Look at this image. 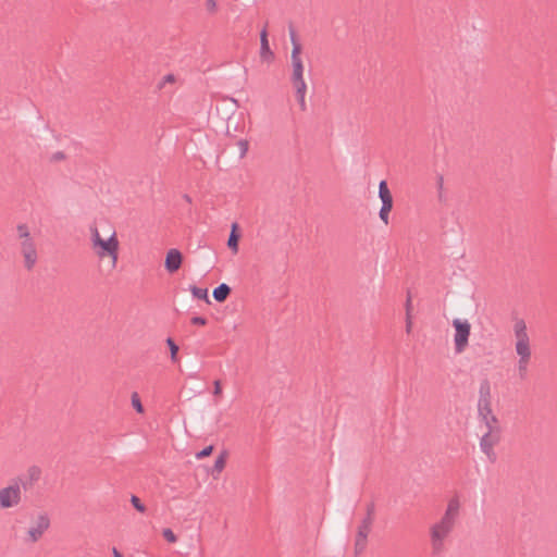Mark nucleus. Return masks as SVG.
Listing matches in <instances>:
<instances>
[{
    "mask_svg": "<svg viewBox=\"0 0 557 557\" xmlns=\"http://www.w3.org/2000/svg\"><path fill=\"white\" fill-rule=\"evenodd\" d=\"M16 231L17 237L21 240V252L24 257V265L27 270H32L37 262V250L34 239L30 237L26 224H18Z\"/></svg>",
    "mask_w": 557,
    "mask_h": 557,
    "instance_id": "1",
    "label": "nucleus"
},
{
    "mask_svg": "<svg viewBox=\"0 0 557 557\" xmlns=\"http://www.w3.org/2000/svg\"><path fill=\"white\" fill-rule=\"evenodd\" d=\"M375 505L373 502L367 504L366 506V517L361 520V523L358 528L356 542H355V553L356 555L361 554L367 546L368 535L371 530L373 520H374Z\"/></svg>",
    "mask_w": 557,
    "mask_h": 557,
    "instance_id": "2",
    "label": "nucleus"
},
{
    "mask_svg": "<svg viewBox=\"0 0 557 557\" xmlns=\"http://www.w3.org/2000/svg\"><path fill=\"white\" fill-rule=\"evenodd\" d=\"M453 531V528L442 522L434 523L430 529V542L433 556H440L445 549V540Z\"/></svg>",
    "mask_w": 557,
    "mask_h": 557,
    "instance_id": "3",
    "label": "nucleus"
},
{
    "mask_svg": "<svg viewBox=\"0 0 557 557\" xmlns=\"http://www.w3.org/2000/svg\"><path fill=\"white\" fill-rule=\"evenodd\" d=\"M455 329L454 343L456 354H461L469 344L471 324L468 320L456 318L453 320Z\"/></svg>",
    "mask_w": 557,
    "mask_h": 557,
    "instance_id": "4",
    "label": "nucleus"
},
{
    "mask_svg": "<svg viewBox=\"0 0 557 557\" xmlns=\"http://www.w3.org/2000/svg\"><path fill=\"white\" fill-rule=\"evenodd\" d=\"M289 36L292 41V65H293V74L292 82L304 81V64L300 58L301 45L298 42L296 38L295 29L289 26Z\"/></svg>",
    "mask_w": 557,
    "mask_h": 557,
    "instance_id": "5",
    "label": "nucleus"
},
{
    "mask_svg": "<svg viewBox=\"0 0 557 557\" xmlns=\"http://www.w3.org/2000/svg\"><path fill=\"white\" fill-rule=\"evenodd\" d=\"M21 502V490L18 481L12 483L0 490V507L3 509L14 507Z\"/></svg>",
    "mask_w": 557,
    "mask_h": 557,
    "instance_id": "6",
    "label": "nucleus"
},
{
    "mask_svg": "<svg viewBox=\"0 0 557 557\" xmlns=\"http://www.w3.org/2000/svg\"><path fill=\"white\" fill-rule=\"evenodd\" d=\"M516 352L519 356L517 362V372L520 380H525L528 376V366L531 358L530 346L516 345Z\"/></svg>",
    "mask_w": 557,
    "mask_h": 557,
    "instance_id": "7",
    "label": "nucleus"
},
{
    "mask_svg": "<svg viewBox=\"0 0 557 557\" xmlns=\"http://www.w3.org/2000/svg\"><path fill=\"white\" fill-rule=\"evenodd\" d=\"M40 476L41 469L37 466H32L27 469L26 473L18 475L12 481H18L20 488L22 487L24 491H28L39 481Z\"/></svg>",
    "mask_w": 557,
    "mask_h": 557,
    "instance_id": "8",
    "label": "nucleus"
},
{
    "mask_svg": "<svg viewBox=\"0 0 557 557\" xmlns=\"http://www.w3.org/2000/svg\"><path fill=\"white\" fill-rule=\"evenodd\" d=\"M95 247L99 248L97 253L100 257L110 256V257H112L114 262L116 261L119 242L115 237V233H112V235L108 239H102L101 243H99Z\"/></svg>",
    "mask_w": 557,
    "mask_h": 557,
    "instance_id": "9",
    "label": "nucleus"
},
{
    "mask_svg": "<svg viewBox=\"0 0 557 557\" xmlns=\"http://www.w3.org/2000/svg\"><path fill=\"white\" fill-rule=\"evenodd\" d=\"M50 525V520L47 515H39L36 521V524L29 528L27 534V542L35 543L37 542L44 534L46 530H48Z\"/></svg>",
    "mask_w": 557,
    "mask_h": 557,
    "instance_id": "10",
    "label": "nucleus"
},
{
    "mask_svg": "<svg viewBox=\"0 0 557 557\" xmlns=\"http://www.w3.org/2000/svg\"><path fill=\"white\" fill-rule=\"evenodd\" d=\"M499 441V430L493 425H490L487 432L484 433L480 440V448L484 454H490L493 446Z\"/></svg>",
    "mask_w": 557,
    "mask_h": 557,
    "instance_id": "11",
    "label": "nucleus"
},
{
    "mask_svg": "<svg viewBox=\"0 0 557 557\" xmlns=\"http://www.w3.org/2000/svg\"><path fill=\"white\" fill-rule=\"evenodd\" d=\"M183 262V255L176 248H171L165 256L164 268L169 273L178 271Z\"/></svg>",
    "mask_w": 557,
    "mask_h": 557,
    "instance_id": "12",
    "label": "nucleus"
},
{
    "mask_svg": "<svg viewBox=\"0 0 557 557\" xmlns=\"http://www.w3.org/2000/svg\"><path fill=\"white\" fill-rule=\"evenodd\" d=\"M478 412H479V416L484 421L487 429H490V425L498 428L497 426V424H498L497 418L492 413L491 400L478 401Z\"/></svg>",
    "mask_w": 557,
    "mask_h": 557,
    "instance_id": "13",
    "label": "nucleus"
},
{
    "mask_svg": "<svg viewBox=\"0 0 557 557\" xmlns=\"http://www.w3.org/2000/svg\"><path fill=\"white\" fill-rule=\"evenodd\" d=\"M260 58L265 62H270L274 58V53L269 45L268 32L265 27H263L260 32Z\"/></svg>",
    "mask_w": 557,
    "mask_h": 557,
    "instance_id": "14",
    "label": "nucleus"
},
{
    "mask_svg": "<svg viewBox=\"0 0 557 557\" xmlns=\"http://www.w3.org/2000/svg\"><path fill=\"white\" fill-rule=\"evenodd\" d=\"M515 335L517 337L516 345L530 346L527 325L523 320H518L515 324Z\"/></svg>",
    "mask_w": 557,
    "mask_h": 557,
    "instance_id": "15",
    "label": "nucleus"
},
{
    "mask_svg": "<svg viewBox=\"0 0 557 557\" xmlns=\"http://www.w3.org/2000/svg\"><path fill=\"white\" fill-rule=\"evenodd\" d=\"M379 198L382 201L381 207L393 208V196L388 189L386 181H381L379 184Z\"/></svg>",
    "mask_w": 557,
    "mask_h": 557,
    "instance_id": "16",
    "label": "nucleus"
},
{
    "mask_svg": "<svg viewBox=\"0 0 557 557\" xmlns=\"http://www.w3.org/2000/svg\"><path fill=\"white\" fill-rule=\"evenodd\" d=\"M239 237H240V235L238 233V224L233 223L232 227H231V233H230L228 239H227V247L235 253L238 251Z\"/></svg>",
    "mask_w": 557,
    "mask_h": 557,
    "instance_id": "17",
    "label": "nucleus"
},
{
    "mask_svg": "<svg viewBox=\"0 0 557 557\" xmlns=\"http://www.w3.org/2000/svg\"><path fill=\"white\" fill-rule=\"evenodd\" d=\"M232 289L226 283H221L213 289V298L218 302H223L230 296Z\"/></svg>",
    "mask_w": 557,
    "mask_h": 557,
    "instance_id": "18",
    "label": "nucleus"
},
{
    "mask_svg": "<svg viewBox=\"0 0 557 557\" xmlns=\"http://www.w3.org/2000/svg\"><path fill=\"white\" fill-rule=\"evenodd\" d=\"M227 451L223 450L215 459L214 465L211 469V474L215 478L216 474L221 473L225 467Z\"/></svg>",
    "mask_w": 557,
    "mask_h": 557,
    "instance_id": "19",
    "label": "nucleus"
},
{
    "mask_svg": "<svg viewBox=\"0 0 557 557\" xmlns=\"http://www.w3.org/2000/svg\"><path fill=\"white\" fill-rule=\"evenodd\" d=\"M188 290L191 293V295L195 298L205 300L207 304H210L207 288H200V287H197L196 285H189Z\"/></svg>",
    "mask_w": 557,
    "mask_h": 557,
    "instance_id": "20",
    "label": "nucleus"
},
{
    "mask_svg": "<svg viewBox=\"0 0 557 557\" xmlns=\"http://www.w3.org/2000/svg\"><path fill=\"white\" fill-rule=\"evenodd\" d=\"M487 400H491V386H490L488 381L484 380L480 384L478 401H487Z\"/></svg>",
    "mask_w": 557,
    "mask_h": 557,
    "instance_id": "21",
    "label": "nucleus"
},
{
    "mask_svg": "<svg viewBox=\"0 0 557 557\" xmlns=\"http://www.w3.org/2000/svg\"><path fill=\"white\" fill-rule=\"evenodd\" d=\"M458 516L459 515H457L455 512L445 510L444 516L441 518L440 522H442V524H447L454 529V525H455V522H456Z\"/></svg>",
    "mask_w": 557,
    "mask_h": 557,
    "instance_id": "22",
    "label": "nucleus"
},
{
    "mask_svg": "<svg viewBox=\"0 0 557 557\" xmlns=\"http://www.w3.org/2000/svg\"><path fill=\"white\" fill-rule=\"evenodd\" d=\"M166 345L170 349V354H171V360L173 362H177L178 358H177V352H178V346L177 344L174 342V339L172 337H168L166 338Z\"/></svg>",
    "mask_w": 557,
    "mask_h": 557,
    "instance_id": "23",
    "label": "nucleus"
},
{
    "mask_svg": "<svg viewBox=\"0 0 557 557\" xmlns=\"http://www.w3.org/2000/svg\"><path fill=\"white\" fill-rule=\"evenodd\" d=\"M295 89H296V97L297 96H306V91H307V84L304 81H296V82H292Z\"/></svg>",
    "mask_w": 557,
    "mask_h": 557,
    "instance_id": "24",
    "label": "nucleus"
},
{
    "mask_svg": "<svg viewBox=\"0 0 557 557\" xmlns=\"http://www.w3.org/2000/svg\"><path fill=\"white\" fill-rule=\"evenodd\" d=\"M459 509H460V502H459L458 497L450 498L446 510L459 515Z\"/></svg>",
    "mask_w": 557,
    "mask_h": 557,
    "instance_id": "25",
    "label": "nucleus"
},
{
    "mask_svg": "<svg viewBox=\"0 0 557 557\" xmlns=\"http://www.w3.org/2000/svg\"><path fill=\"white\" fill-rule=\"evenodd\" d=\"M131 504L133 505V507L144 513L146 511V506L141 503V500L139 499V497H137L136 495H132L131 496Z\"/></svg>",
    "mask_w": 557,
    "mask_h": 557,
    "instance_id": "26",
    "label": "nucleus"
},
{
    "mask_svg": "<svg viewBox=\"0 0 557 557\" xmlns=\"http://www.w3.org/2000/svg\"><path fill=\"white\" fill-rule=\"evenodd\" d=\"M132 405L134 407V409L138 412V413H141L144 412V406L138 397V394L137 393H134L132 395Z\"/></svg>",
    "mask_w": 557,
    "mask_h": 557,
    "instance_id": "27",
    "label": "nucleus"
},
{
    "mask_svg": "<svg viewBox=\"0 0 557 557\" xmlns=\"http://www.w3.org/2000/svg\"><path fill=\"white\" fill-rule=\"evenodd\" d=\"M213 451V446L212 445H209L207 447H205L203 449H201L200 451L196 453V458L197 459H203L208 456H210Z\"/></svg>",
    "mask_w": 557,
    "mask_h": 557,
    "instance_id": "28",
    "label": "nucleus"
},
{
    "mask_svg": "<svg viewBox=\"0 0 557 557\" xmlns=\"http://www.w3.org/2000/svg\"><path fill=\"white\" fill-rule=\"evenodd\" d=\"M162 535L169 543H175L177 541L176 535L171 529H163Z\"/></svg>",
    "mask_w": 557,
    "mask_h": 557,
    "instance_id": "29",
    "label": "nucleus"
},
{
    "mask_svg": "<svg viewBox=\"0 0 557 557\" xmlns=\"http://www.w3.org/2000/svg\"><path fill=\"white\" fill-rule=\"evenodd\" d=\"M237 146L239 148V157L244 158L248 151V141L246 139H240L238 140Z\"/></svg>",
    "mask_w": 557,
    "mask_h": 557,
    "instance_id": "30",
    "label": "nucleus"
},
{
    "mask_svg": "<svg viewBox=\"0 0 557 557\" xmlns=\"http://www.w3.org/2000/svg\"><path fill=\"white\" fill-rule=\"evenodd\" d=\"M392 208L381 207L379 216L380 219L385 223L388 224V214L391 212Z\"/></svg>",
    "mask_w": 557,
    "mask_h": 557,
    "instance_id": "31",
    "label": "nucleus"
},
{
    "mask_svg": "<svg viewBox=\"0 0 557 557\" xmlns=\"http://www.w3.org/2000/svg\"><path fill=\"white\" fill-rule=\"evenodd\" d=\"M91 240L94 246L98 245L102 240L97 227L91 228Z\"/></svg>",
    "mask_w": 557,
    "mask_h": 557,
    "instance_id": "32",
    "label": "nucleus"
},
{
    "mask_svg": "<svg viewBox=\"0 0 557 557\" xmlns=\"http://www.w3.org/2000/svg\"><path fill=\"white\" fill-rule=\"evenodd\" d=\"M436 185H437V188H438V198L442 201L443 200V193H442V190H443V185H444V178H443L442 175L437 176Z\"/></svg>",
    "mask_w": 557,
    "mask_h": 557,
    "instance_id": "33",
    "label": "nucleus"
},
{
    "mask_svg": "<svg viewBox=\"0 0 557 557\" xmlns=\"http://www.w3.org/2000/svg\"><path fill=\"white\" fill-rule=\"evenodd\" d=\"M191 323L197 325H205L207 324V319L205 317L197 315L191 319Z\"/></svg>",
    "mask_w": 557,
    "mask_h": 557,
    "instance_id": "34",
    "label": "nucleus"
},
{
    "mask_svg": "<svg viewBox=\"0 0 557 557\" xmlns=\"http://www.w3.org/2000/svg\"><path fill=\"white\" fill-rule=\"evenodd\" d=\"M65 158V154L62 151H57L51 156V161L58 162Z\"/></svg>",
    "mask_w": 557,
    "mask_h": 557,
    "instance_id": "35",
    "label": "nucleus"
},
{
    "mask_svg": "<svg viewBox=\"0 0 557 557\" xmlns=\"http://www.w3.org/2000/svg\"><path fill=\"white\" fill-rule=\"evenodd\" d=\"M213 394L214 395H221L222 394V387H221L220 381H214Z\"/></svg>",
    "mask_w": 557,
    "mask_h": 557,
    "instance_id": "36",
    "label": "nucleus"
},
{
    "mask_svg": "<svg viewBox=\"0 0 557 557\" xmlns=\"http://www.w3.org/2000/svg\"><path fill=\"white\" fill-rule=\"evenodd\" d=\"M297 100H298V103L300 106V109L302 111L306 110V101H305V96H297Z\"/></svg>",
    "mask_w": 557,
    "mask_h": 557,
    "instance_id": "37",
    "label": "nucleus"
},
{
    "mask_svg": "<svg viewBox=\"0 0 557 557\" xmlns=\"http://www.w3.org/2000/svg\"><path fill=\"white\" fill-rule=\"evenodd\" d=\"M207 8L209 11H214L216 8L215 0H207Z\"/></svg>",
    "mask_w": 557,
    "mask_h": 557,
    "instance_id": "38",
    "label": "nucleus"
},
{
    "mask_svg": "<svg viewBox=\"0 0 557 557\" xmlns=\"http://www.w3.org/2000/svg\"><path fill=\"white\" fill-rule=\"evenodd\" d=\"M411 331V317L410 314L406 315V332L410 333Z\"/></svg>",
    "mask_w": 557,
    "mask_h": 557,
    "instance_id": "39",
    "label": "nucleus"
},
{
    "mask_svg": "<svg viewBox=\"0 0 557 557\" xmlns=\"http://www.w3.org/2000/svg\"><path fill=\"white\" fill-rule=\"evenodd\" d=\"M410 308H411V297L408 294L407 301H406V315L410 314Z\"/></svg>",
    "mask_w": 557,
    "mask_h": 557,
    "instance_id": "40",
    "label": "nucleus"
},
{
    "mask_svg": "<svg viewBox=\"0 0 557 557\" xmlns=\"http://www.w3.org/2000/svg\"><path fill=\"white\" fill-rule=\"evenodd\" d=\"M175 77L173 74H168L163 77V83L174 82Z\"/></svg>",
    "mask_w": 557,
    "mask_h": 557,
    "instance_id": "41",
    "label": "nucleus"
},
{
    "mask_svg": "<svg viewBox=\"0 0 557 557\" xmlns=\"http://www.w3.org/2000/svg\"><path fill=\"white\" fill-rule=\"evenodd\" d=\"M487 456V458L494 462L496 460V454L493 449L490 450V454H485Z\"/></svg>",
    "mask_w": 557,
    "mask_h": 557,
    "instance_id": "42",
    "label": "nucleus"
},
{
    "mask_svg": "<svg viewBox=\"0 0 557 557\" xmlns=\"http://www.w3.org/2000/svg\"><path fill=\"white\" fill-rule=\"evenodd\" d=\"M112 554L113 557H123L122 554L115 547L112 548Z\"/></svg>",
    "mask_w": 557,
    "mask_h": 557,
    "instance_id": "43",
    "label": "nucleus"
},
{
    "mask_svg": "<svg viewBox=\"0 0 557 557\" xmlns=\"http://www.w3.org/2000/svg\"><path fill=\"white\" fill-rule=\"evenodd\" d=\"M184 198H185V200H186V201H188V202H190V201H191V199H190V197H189L188 195H185V196H184Z\"/></svg>",
    "mask_w": 557,
    "mask_h": 557,
    "instance_id": "44",
    "label": "nucleus"
}]
</instances>
